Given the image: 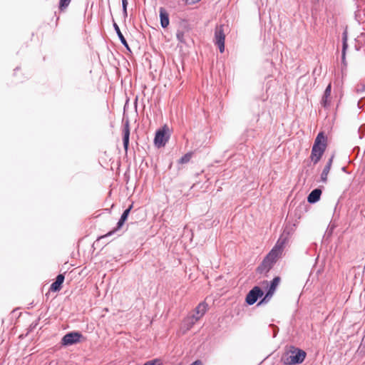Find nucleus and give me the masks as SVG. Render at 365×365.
Segmentation results:
<instances>
[{"label":"nucleus","instance_id":"obj_29","mask_svg":"<svg viewBox=\"0 0 365 365\" xmlns=\"http://www.w3.org/2000/svg\"><path fill=\"white\" fill-rule=\"evenodd\" d=\"M143 365H160L158 359H153L146 361Z\"/></svg>","mask_w":365,"mask_h":365},{"label":"nucleus","instance_id":"obj_25","mask_svg":"<svg viewBox=\"0 0 365 365\" xmlns=\"http://www.w3.org/2000/svg\"><path fill=\"white\" fill-rule=\"evenodd\" d=\"M191 158V154L190 153H186L184 155H182L180 159H179V163L180 164H184V163H187L190 161Z\"/></svg>","mask_w":365,"mask_h":365},{"label":"nucleus","instance_id":"obj_32","mask_svg":"<svg viewBox=\"0 0 365 365\" xmlns=\"http://www.w3.org/2000/svg\"><path fill=\"white\" fill-rule=\"evenodd\" d=\"M190 316L192 317V318L196 319V322L202 317L200 315H197L196 313L190 314Z\"/></svg>","mask_w":365,"mask_h":365},{"label":"nucleus","instance_id":"obj_39","mask_svg":"<svg viewBox=\"0 0 365 365\" xmlns=\"http://www.w3.org/2000/svg\"><path fill=\"white\" fill-rule=\"evenodd\" d=\"M19 69V67H16L15 69H14V71H17Z\"/></svg>","mask_w":365,"mask_h":365},{"label":"nucleus","instance_id":"obj_40","mask_svg":"<svg viewBox=\"0 0 365 365\" xmlns=\"http://www.w3.org/2000/svg\"><path fill=\"white\" fill-rule=\"evenodd\" d=\"M264 283H266L267 284H268V282L267 281H264Z\"/></svg>","mask_w":365,"mask_h":365},{"label":"nucleus","instance_id":"obj_13","mask_svg":"<svg viewBox=\"0 0 365 365\" xmlns=\"http://www.w3.org/2000/svg\"><path fill=\"white\" fill-rule=\"evenodd\" d=\"M160 25L163 29H165L169 25V14L167 11L163 8H160Z\"/></svg>","mask_w":365,"mask_h":365},{"label":"nucleus","instance_id":"obj_24","mask_svg":"<svg viewBox=\"0 0 365 365\" xmlns=\"http://www.w3.org/2000/svg\"><path fill=\"white\" fill-rule=\"evenodd\" d=\"M132 208H133V204H131L127 209H125L123 211L120 219L126 221L128 220V215H129Z\"/></svg>","mask_w":365,"mask_h":365},{"label":"nucleus","instance_id":"obj_22","mask_svg":"<svg viewBox=\"0 0 365 365\" xmlns=\"http://www.w3.org/2000/svg\"><path fill=\"white\" fill-rule=\"evenodd\" d=\"M125 222V220L119 219L115 227L112 231L109 232L106 235H105V237L110 236L112 234H113L116 231L119 230L123 227V225H124Z\"/></svg>","mask_w":365,"mask_h":365},{"label":"nucleus","instance_id":"obj_34","mask_svg":"<svg viewBox=\"0 0 365 365\" xmlns=\"http://www.w3.org/2000/svg\"><path fill=\"white\" fill-rule=\"evenodd\" d=\"M182 34H177V37H178V40H179L180 41H181V42L182 41V39H181V38H182Z\"/></svg>","mask_w":365,"mask_h":365},{"label":"nucleus","instance_id":"obj_9","mask_svg":"<svg viewBox=\"0 0 365 365\" xmlns=\"http://www.w3.org/2000/svg\"><path fill=\"white\" fill-rule=\"evenodd\" d=\"M331 92V85L329 83V85L325 88L324 94L322 98L321 104L324 108H327L330 106V96Z\"/></svg>","mask_w":365,"mask_h":365},{"label":"nucleus","instance_id":"obj_2","mask_svg":"<svg viewBox=\"0 0 365 365\" xmlns=\"http://www.w3.org/2000/svg\"><path fill=\"white\" fill-rule=\"evenodd\" d=\"M277 257V253L272 249L257 267L256 272L259 274H267L273 267L276 262Z\"/></svg>","mask_w":365,"mask_h":365},{"label":"nucleus","instance_id":"obj_19","mask_svg":"<svg viewBox=\"0 0 365 365\" xmlns=\"http://www.w3.org/2000/svg\"><path fill=\"white\" fill-rule=\"evenodd\" d=\"M287 238L283 237V235H282L279 239L277 240L275 246L274 247V251L277 252L276 250H281L283 248L284 244L286 243Z\"/></svg>","mask_w":365,"mask_h":365},{"label":"nucleus","instance_id":"obj_5","mask_svg":"<svg viewBox=\"0 0 365 365\" xmlns=\"http://www.w3.org/2000/svg\"><path fill=\"white\" fill-rule=\"evenodd\" d=\"M166 126L165 125L162 129H159L156 131L154 144L157 148H161L165 145L166 143L169 139V135L167 134Z\"/></svg>","mask_w":365,"mask_h":365},{"label":"nucleus","instance_id":"obj_1","mask_svg":"<svg viewBox=\"0 0 365 365\" xmlns=\"http://www.w3.org/2000/svg\"><path fill=\"white\" fill-rule=\"evenodd\" d=\"M306 356L304 350L292 345L282 354L280 361L284 365H298L304 361Z\"/></svg>","mask_w":365,"mask_h":365},{"label":"nucleus","instance_id":"obj_12","mask_svg":"<svg viewBox=\"0 0 365 365\" xmlns=\"http://www.w3.org/2000/svg\"><path fill=\"white\" fill-rule=\"evenodd\" d=\"M322 190L319 188H315L307 196V202L310 204H314L320 200Z\"/></svg>","mask_w":365,"mask_h":365},{"label":"nucleus","instance_id":"obj_27","mask_svg":"<svg viewBox=\"0 0 365 365\" xmlns=\"http://www.w3.org/2000/svg\"><path fill=\"white\" fill-rule=\"evenodd\" d=\"M122 1V10L124 18H126L128 16L127 6H128V1L127 0H121Z\"/></svg>","mask_w":365,"mask_h":365},{"label":"nucleus","instance_id":"obj_8","mask_svg":"<svg viewBox=\"0 0 365 365\" xmlns=\"http://www.w3.org/2000/svg\"><path fill=\"white\" fill-rule=\"evenodd\" d=\"M327 147V138L324 132H319L317 135L312 149L326 150Z\"/></svg>","mask_w":365,"mask_h":365},{"label":"nucleus","instance_id":"obj_4","mask_svg":"<svg viewBox=\"0 0 365 365\" xmlns=\"http://www.w3.org/2000/svg\"><path fill=\"white\" fill-rule=\"evenodd\" d=\"M263 295H264V292L262 289V288L258 286H255L247 293L246 298H245V302L248 305H252L255 302H257L258 299L261 298Z\"/></svg>","mask_w":365,"mask_h":365},{"label":"nucleus","instance_id":"obj_28","mask_svg":"<svg viewBox=\"0 0 365 365\" xmlns=\"http://www.w3.org/2000/svg\"><path fill=\"white\" fill-rule=\"evenodd\" d=\"M269 328L272 329V337L275 338L279 332V328L274 324H269Z\"/></svg>","mask_w":365,"mask_h":365},{"label":"nucleus","instance_id":"obj_17","mask_svg":"<svg viewBox=\"0 0 365 365\" xmlns=\"http://www.w3.org/2000/svg\"><path fill=\"white\" fill-rule=\"evenodd\" d=\"M257 131L254 128H247L245 131L242 138L245 141H247L250 138H254L257 135Z\"/></svg>","mask_w":365,"mask_h":365},{"label":"nucleus","instance_id":"obj_20","mask_svg":"<svg viewBox=\"0 0 365 365\" xmlns=\"http://www.w3.org/2000/svg\"><path fill=\"white\" fill-rule=\"evenodd\" d=\"M331 168L328 166H324L322 173H321V180L323 182H327V176L330 171Z\"/></svg>","mask_w":365,"mask_h":365},{"label":"nucleus","instance_id":"obj_6","mask_svg":"<svg viewBox=\"0 0 365 365\" xmlns=\"http://www.w3.org/2000/svg\"><path fill=\"white\" fill-rule=\"evenodd\" d=\"M225 34L223 26L220 25V26H217L215 31V43L217 46L220 53L225 51Z\"/></svg>","mask_w":365,"mask_h":365},{"label":"nucleus","instance_id":"obj_14","mask_svg":"<svg viewBox=\"0 0 365 365\" xmlns=\"http://www.w3.org/2000/svg\"><path fill=\"white\" fill-rule=\"evenodd\" d=\"M348 48L347 43V33L346 31H344L342 34V50H341V63L346 66V53Z\"/></svg>","mask_w":365,"mask_h":365},{"label":"nucleus","instance_id":"obj_10","mask_svg":"<svg viewBox=\"0 0 365 365\" xmlns=\"http://www.w3.org/2000/svg\"><path fill=\"white\" fill-rule=\"evenodd\" d=\"M65 277L63 274H59L57 275L55 282H53L51 286L49 289L52 292H58L61 290L62 287V284L63 283Z\"/></svg>","mask_w":365,"mask_h":365},{"label":"nucleus","instance_id":"obj_3","mask_svg":"<svg viewBox=\"0 0 365 365\" xmlns=\"http://www.w3.org/2000/svg\"><path fill=\"white\" fill-rule=\"evenodd\" d=\"M83 334L79 331H71L66 334L62 339L61 344L63 346H71L80 342Z\"/></svg>","mask_w":365,"mask_h":365},{"label":"nucleus","instance_id":"obj_26","mask_svg":"<svg viewBox=\"0 0 365 365\" xmlns=\"http://www.w3.org/2000/svg\"><path fill=\"white\" fill-rule=\"evenodd\" d=\"M272 295H273L272 294H268V292H266L265 295L257 304V306L261 305L262 304H265V303L268 302L270 300V299L272 298Z\"/></svg>","mask_w":365,"mask_h":365},{"label":"nucleus","instance_id":"obj_30","mask_svg":"<svg viewBox=\"0 0 365 365\" xmlns=\"http://www.w3.org/2000/svg\"><path fill=\"white\" fill-rule=\"evenodd\" d=\"M334 155L333 154L330 158L328 160V161L326 163V166H328V167H330L331 168V165H332V163H333V160H334Z\"/></svg>","mask_w":365,"mask_h":365},{"label":"nucleus","instance_id":"obj_21","mask_svg":"<svg viewBox=\"0 0 365 365\" xmlns=\"http://www.w3.org/2000/svg\"><path fill=\"white\" fill-rule=\"evenodd\" d=\"M71 0H59L58 9L60 11H64L69 6Z\"/></svg>","mask_w":365,"mask_h":365},{"label":"nucleus","instance_id":"obj_35","mask_svg":"<svg viewBox=\"0 0 365 365\" xmlns=\"http://www.w3.org/2000/svg\"><path fill=\"white\" fill-rule=\"evenodd\" d=\"M361 346H363V348H365V341L361 344Z\"/></svg>","mask_w":365,"mask_h":365},{"label":"nucleus","instance_id":"obj_37","mask_svg":"<svg viewBox=\"0 0 365 365\" xmlns=\"http://www.w3.org/2000/svg\"><path fill=\"white\" fill-rule=\"evenodd\" d=\"M259 115H257V120H256L257 121H258V120H259Z\"/></svg>","mask_w":365,"mask_h":365},{"label":"nucleus","instance_id":"obj_16","mask_svg":"<svg viewBox=\"0 0 365 365\" xmlns=\"http://www.w3.org/2000/svg\"><path fill=\"white\" fill-rule=\"evenodd\" d=\"M315 151L316 152H314V149H312L310 155L311 161L313 162L314 165L319 163L324 153V151H322V150L315 149Z\"/></svg>","mask_w":365,"mask_h":365},{"label":"nucleus","instance_id":"obj_23","mask_svg":"<svg viewBox=\"0 0 365 365\" xmlns=\"http://www.w3.org/2000/svg\"><path fill=\"white\" fill-rule=\"evenodd\" d=\"M184 323L187 326V328L189 329L196 323V319L192 318L190 316H187V317L185 319Z\"/></svg>","mask_w":365,"mask_h":365},{"label":"nucleus","instance_id":"obj_33","mask_svg":"<svg viewBox=\"0 0 365 365\" xmlns=\"http://www.w3.org/2000/svg\"><path fill=\"white\" fill-rule=\"evenodd\" d=\"M190 365H202V362L200 360H196L193 363H192Z\"/></svg>","mask_w":365,"mask_h":365},{"label":"nucleus","instance_id":"obj_31","mask_svg":"<svg viewBox=\"0 0 365 365\" xmlns=\"http://www.w3.org/2000/svg\"><path fill=\"white\" fill-rule=\"evenodd\" d=\"M190 316L192 317V318L196 319V322L202 317L200 315H197L196 313L190 314Z\"/></svg>","mask_w":365,"mask_h":365},{"label":"nucleus","instance_id":"obj_15","mask_svg":"<svg viewBox=\"0 0 365 365\" xmlns=\"http://www.w3.org/2000/svg\"><path fill=\"white\" fill-rule=\"evenodd\" d=\"M281 278L279 276L274 277L273 279L270 282L269 286L267 287L266 292H268V294H274L277 287H278L280 282Z\"/></svg>","mask_w":365,"mask_h":365},{"label":"nucleus","instance_id":"obj_36","mask_svg":"<svg viewBox=\"0 0 365 365\" xmlns=\"http://www.w3.org/2000/svg\"><path fill=\"white\" fill-rule=\"evenodd\" d=\"M37 324V322H36L35 324H33V327H35Z\"/></svg>","mask_w":365,"mask_h":365},{"label":"nucleus","instance_id":"obj_38","mask_svg":"<svg viewBox=\"0 0 365 365\" xmlns=\"http://www.w3.org/2000/svg\"><path fill=\"white\" fill-rule=\"evenodd\" d=\"M345 170H346V168H345V167H343V168H342V170L345 171Z\"/></svg>","mask_w":365,"mask_h":365},{"label":"nucleus","instance_id":"obj_11","mask_svg":"<svg viewBox=\"0 0 365 365\" xmlns=\"http://www.w3.org/2000/svg\"><path fill=\"white\" fill-rule=\"evenodd\" d=\"M113 29L120 41V43L126 48V49L129 51V52H131V50L129 47V45L126 41V39L125 38L124 36L123 35V34L121 33L120 31V29L118 26V25L115 22V21H113Z\"/></svg>","mask_w":365,"mask_h":365},{"label":"nucleus","instance_id":"obj_7","mask_svg":"<svg viewBox=\"0 0 365 365\" xmlns=\"http://www.w3.org/2000/svg\"><path fill=\"white\" fill-rule=\"evenodd\" d=\"M123 148L125 151V153L128 152V147H129V140H130V121L128 117H125L123 115Z\"/></svg>","mask_w":365,"mask_h":365},{"label":"nucleus","instance_id":"obj_18","mask_svg":"<svg viewBox=\"0 0 365 365\" xmlns=\"http://www.w3.org/2000/svg\"><path fill=\"white\" fill-rule=\"evenodd\" d=\"M207 311V304L205 302L200 303L196 308L195 309V312L197 315L202 317Z\"/></svg>","mask_w":365,"mask_h":365}]
</instances>
